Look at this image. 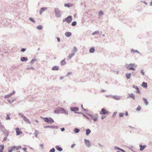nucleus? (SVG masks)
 I'll return each instance as SVG.
<instances>
[{
	"label": "nucleus",
	"mask_w": 152,
	"mask_h": 152,
	"mask_svg": "<svg viewBox=\"0 0 152 152\" xmlns=\"http://www.w3.org/2000/svg\"><path fill=\"white\" fill-rule=\"evenodd\" d=\"M54 12L55 16L57 18H60L62 14V12L59 9L57 8L55 9Z\"/></svg>",
	"instance_id": "f257e3e1"
},
{
	"label": "nucleus",
	"mask_w": 152,
	"mask_h": 152,
	"mask_svg": "<svg viewBox=\"0 0 152 152\" xmlns=\"http://www.w3.org/2000/svg\"><path fill=\"white\" fill-rule=\"evenodd\" d=\"M41 118H43L44 121L48 123L51 124L54 122L53 120L50 117L43 118L41 117Z\"/></svg>",
	"instance_id": "f03ea898"
},
{
	"label": "nucleus",
	"mask_w": 152,
	"mask_h": 152,
	"mask_svg": "<svg viewBox=\"0 0 152 152\" xmlns=\"http://www.w3.org/2000/svg\"><path fill=\"white\" fill-rule=\"evenodd\" d=\"M90 117L94 121H96L97 120V118L98 117V115L97 114H95L94 115H92L90 114H88Z\"/></svg>",
	"instance_id": "7ed1b4c3"
},
{
	"label": "nucleus",
	"mask_w": 152,
	"mask_h": 152,
	"mask_svg": "<svg viewBox=\"0 0 152 152\" xmlns=\"http://www.w3.org/2000/svg\"><path fill=\"white\" fill-rule=\"evenodd\" d=\"M72 20V17L71 15L68 16L63 20V22H66L68 23H70Z\"/></svg>",
	"instance_id": "20e7f679"
},
{
	"label": "nucleus",
	"mask_w": 152,
	"mask_h": 152,
	"mask_svg": "<svg viewBox=\"0 0 152 152\" xmlns=\"http://www.w3.org/2000/svg\"><path fill=\"white\" fill-rule=\"evenodd\" d=\"M84 141L85 145L87 147L89 148L91 146V143L88 140L85 139Z\"/></svg>",
	"instance_id": "39448f33"
},
{
	"label": "nucleus",
	"mask_w": 152,
	"mask_h": 152,
	"mask_svg": "<svg viewBox=\"0 0 152 152\" xmlns=\"http://www.w3.org/2000/svg\"><path fill=\"white\" fill-rule=\"evenodd\" d=\"M99 113L100 115H107L108 114V112L104 108H102L100 111Z\"/></svg>",
	"instance_id": "423d86ee"
},
{
	"label": "nucleus",
	"mask_w": 152,
	"mask_h": 152,
	"mask_svg": "<svg viewBox=\"0 0 152 152\" xmlns=\"http://www.w3.org/2000/svg\"><path fill=\"white\" fill-rule=\"evenodd\" d=\"M70 109L71 111L74 112L75 113H77V111L79 110L78 108L77 107H71Z\"/></svg>",
	"instance_id": "0eeeda50"
},
{
	"label": "nucleus",
	"mask_w": 152,
	"mask_h": 152,
	"mask_svg": "<svg viewBox=\"0 0 152 152\" xmlns=\"http://www.w3.org/2000/svg\"><path fill=\"white\" fill-rule=\"evenodd\" d=\"M60 110L61 112V113H63L66 115H68V111L65 110L62 107H60Z\"/></svg>",
	"instance_id": "6e6552de"
},
{
	"label": "nucleus",
	"mask_w": 152,
	"mask_h": 152,
	"mask_svg": "<svg viewBox=\"0 0 152 152\" xmlns=\"http://www.w3.org/2000/svg\"><path fill=\"white\" fill-rule=\"evenodd\" d=\"M132 87L133 88H135L136 90V93H137L138 94H140V90L139 88L137 86H135V85H133Z\"/></svg>",
	"instance_id": "1a4fd4ad"
},
{
	"label": "nucleus",
	"mask_w": 152,
	"mask_h": 152,
	"mask_svg": "<svg viewBox=\"0 0 152 152\" xmlns=\"http://www.w3.org/2000/svg\"><path fill=\"white\" fill-rule=\"evenodd\" d=\"M128 96L127 97V98H132L133 100L135 99V96L133 93H131L128 94Z\"/></svg>",
	"instance_id": "9d476101"
},
{
	"label": "nucleus",
	"mask_w": 152,
	"mask_h": 152,
	"mask_svg": "<svg viewBox=\"0 0 152 152\" xmlns=\"http://www.w3.org/2000/svg\"><path fill=\"white\" fill-rule=\"evenodd\" d=\"M126 68L128 70H132L133 71L135 70V69L134 67L130 66L129 64H126Z\"/></svg>",
	"instance_id": "9b49d317"
},
{
	"label": "nucleus",
	"mask_w": 152,
	"mask_h": 152,
	"mask_svg": "<svg viewBox=\"0 0 152 152\" xmlns=\"http://www.w3.org/2000/svg\"><path fill=\"white\" fill-rule=\"evenodd\" d=\"M15 131L16 132V134L17 135H19L22 133V132L20 131L19 129L18 128L15 129Z\"/></svg>",
	"instance_id": "f8f14e48"
},
{
	"label": "nucleus",
	"mask_w": 152,
	"mask_h": 152,
	"mask_svg": "<svg viewBox=\"0 0 152 152\" xmlns=\"http://www.w3.org/2000/svg\"><path fill=\"white\" fill-rule=\"evenodd\" d=\"M47 8L46 7H42L40 10L39 14L41 15L42 13L45 11L47 10Z\"/></svg>",
	"instance_id": "ddd939ff"
},
{
	"label": "nucleus",
	"mask_w": 152,
	"mask_h": 152,
	"mask_svg": "<svg viewBox=\"0 0 152 152\" xmlns=\"http://www.w3.org/2000/svg\"><path fill=\"white\" fill-rule=\"evenodd\" d=\"M10 133L8 130H6L3 132V134L5 137H7L9 135Z\"/></svg>",
	"instance_id": "4468645a"
},
{
	"label": "nucleus",
	"mask_w": 152,
	"mask_h": 152,
	"mask_svg": "<svg viewBox=\"0 0 152 152\" xmlns=\"http://www.w3.org/2000/svg\"><path fill=\"white\" fill-rule=\"evenodd\" d=\"M15 93V91H13L12 92V93L8 95H6L4 97V98L5 99H7V98H8L9 97H10V96L11 95H13V94H14Z\"/></svg>",
	"instance_id": "2eb2a0df"
},
{
	"label": "nucleus",
	"mask_w": 152,
	"mask_h": 152,
	"mask_svg": "<svg viewBox=\"0 0 152 152\" xmlns=\"http://www.w3.org/2000/svg\"><path fill=\"white\" fill-rule=\"evenodd\" d=\"M78 51V49L75 46L73 47V49L72 50V53L75 54V53Z\"/></svg>",
	"instance_id": "dca6fc26"
},
{
	"label": "nucleus",
	"mask_w": 152,
	"mask_h": 152,
	"mask_svg": "<svg viewBox=\"0 0 152 152\" xmlns=\"http://www.w3.org/2000/svg\"><path fill=\"white\" fill-rule=\"evenodd\" d=\"M140 147V151H142L146 147V146L145 145H142L140 144L139 145Z\"/></svg>",
	"instance_id": "f3484780"
},
{
	"label": "nucleus",
	"mask_w": 152,
	"mask_h": 152,
	"mask_svg": "<svg viewBox=\"0 0 152 152\" xmlns=\"http://www.w3.org/2000/svg\"><path fill=\"white\" fill-rule=\"evenodd\" d=\"M72 33L70 32H66L65 33V35L66 37H69L72 35Z\"/></svg>",
	"instance_id": "a211bd4d"
},
{
	"label": "nucleus",
	"mask_w": 152,
	"mask_h": 152,
	"mask_svg": "<svg viewBox=\"0 0 152 152\" xmlns=\"http://www.w3.org/2000/svg\"><path fill=\"white\" fill-rule=\"evenodd\" d=\"M20 60L22 61H26L28 60V58L26 57H22L20 58Z\"/></svg>",
	"instance_id": "6ab92c4d"
},
{
	"label": "nucleus",
	"mask_w": 152,
	"mask_h": 152,
	"mask_svg": "<svg viewBox=\"0 0 152 152\" xmlns=\"http://www.w3.org/2000/svg\"><path fill=\"white\" fill-rule=\"evenodd\" d=\"M37 61V59L35 58L34 57L31 60V61L30 62V63L31 64H34V62H36Z\"/></svg>",
	"instance_id": "aec40b11"
},
{
	"label": "nucleus",
	"mask_w": 152,
	"mask_h": 152,
	"mask_svg": "<svg viewBox=\"0 0 152 152\" xmlns=\"http://www.w3.org/2000/svg\"><path fill=\"white\" fill-rule=\"evenodd\" d=\"M61 111L60 110V107H58L57 109L54 110L53 112L54 113L59 114L60 113V112Z\"/></svg>",
	"instance_id": "412c9836"
},
{
	"label": "nucleus",
	"mask_w": 152,
	"mask_h": 152,
	"mask_svg": "<svg viewBox=\"0 0 152 152\" xmlns=\"http://www.w3.org/2000/svg\"><path fill=\"white\" fill-rule=\"evenodd\" d=\"M112 97L116 100H119L120 99V97L116 95L113 96Z\"/></svg>",
	"instance_id": "4be33fe9"
},
{
	"label": "nucleus",
	"mask_w": 152,
	"mask_h": 152,
	"mask_svg": "<svg viewBox=\"0 0 152 152\" xmlns=\"http://www.w3.org/2000/svg\"><path fill=\"white\" fill-rule=\"evenodd\" d=\"M55 148H56V149L58 151H59L60 152H61V151H62L63 150V149L61 148V147L59 146H58V145L56 146Z\"/></svg>",
	"instance_id": "5701e85b"
},
{
	"label": "nucleus",
	"mask_w": 152,
	"mask_h": 152,
	"mask_svg": "<svg viewBox=\"0 0 152 152\" xmlns=\"http://www.w3.org/2000/svg\"><path fill=\"white\" fill-rule=\"evenodd\" d=\"M23 120L25 121L26 122H27V124H30L31 123L30 121H29L28 119L26 118L25 116L23 118Z\"/></svg>",
	"instance_id": "b1692460"
},
{
	"label": "nucleus",
	"mask_w": 152,
	"mask_h": 152,
	"mask_svg": "<svg viewBox=\"0 0 152 152\" xmlns=\"http://www.w3.org/2000/svg\"><path fill=\"white\" fill-rule=\"evenodd\" d=\"M95 51V49L94 47H92L89 50V52L90 53H93Z\"/></svg>",
	"instance_id": "393cba45"
},
{
	"label": "nucleus",
	"mask_w": 152,
	"mask_h": 152,
	"mask_svg": "<svg viewBox=\"0 0 152 152\" xmlns=\"http://www.w3.org/2000/svg\"><path fill=\"white\" fill-rule=\"evenodd\" d=\"M144 88H146L147 87V83L145 82H142L141 85Z\"/></svg>",
	"instance_id": "a878e982"
},
{
	"label": "nucleus",
	"mask_w": 152,
	"mask_h": 152,
	"mask_svg": "<svg viewBox=\"0 0 152 152\" xmlns=\"http://www.w3.org/2000/svg\"><path fill=\"white\" fill-rule=\"evenodd\" d=\"M59 69V67L57 66H54L52 68V70H58Z\"/></svg>",
	"instance_id": "bb28decb"
},
{
	"label": "nucleus",
	"mask_w": 152,
	"mask_h": 152,
	"mask_svg": "<svg viewBox=\"0 0 152 152\" xmlns=\"http://www.w3.org/2000/svg\"><path fill=\"white\" fill-rule=\"evenodd\" d=\"M86 135H88L91 132V130L89 129H87L86 130Z\"/></svg>",
	"instance_id": "cd10ccee"
},
{
	"label": "nucleus",
	"mask_w": 152,
	"mask_h": 152,
	"mask_svg": "<svg viewBox=\"0 0 152 152\" xmlns=\"http://www.w3.org/2000/svg\"><path fill=\"white\" fill-rule=\"evenodd\" d=\"M65 59H64V60H62L61 62V64L62 66H64L66 64V62L65 61Z\"/></svg>",
	"instance_id": "c85d7f7f"
},
{
	"label": "nucleus",
	"mask_w": 152,
	"mask_h": 152,
	"mask_svg": "<svg viewBox=\"0 0 152 152\" xmlns=\"http://www.w3.org/2000/svg\"><path fill=\"white\" fill-rule=\"evenodd\" d=\"M4 148V145H0V152H3Z\"/></svg>",
	"instance_id": "c756f323"
},
{
	"label": "nucleus",
	"mask_w": 152,
	"mask_h": 152,
	"mask_svg": "<svg viewBox=\"0 0 152 152\" xmlns=\"http://www.w3.org/2000/svg\"><path fill=\"white\" fill-rule=\"evenodd\" d=\"M75 55L74 53H72L70 54H69L68 56V58H69V59H71L74 55Z\"/></svg>",
	"instance_id": "7c9ffc66"
},
{
	"label": "nucleus",
	"mask_w": 152,
	"mask_h": 152,
	"mask_svg": "<svg viewBox=\"0 0 152 152\" xmlns=\"http://www.w3.org/2000/svg\"><path fill=\"white\" fill-rule=\"evenodd\" d=\"M143 101L144 102L145 105H147L148 104V101L147 99L146 98H143Z\"/></svg>",
	"instance_id": "2f4dec72"
},
{
	"label": "nucleus",
	"mask_w": 152,
	"mask_h": 152,
	"mask_svg": "<svg viewBox=\"0 0 152 152\" xmlns=\"http://www.w3.org/2000/svg\"><path fill=\"white\" fill-rule=\"evenodd\" d=\"M39 134V132L37 130H35V132L34 133V134L35 135L36 137L37 138V135Z\"/></svg>",
	"instance_id": "473e14b6"
},
{
	"label": "nucleus",
	"mask_w": 152,
	"mask_h": 152,
	"mask_svg": "<svg viewBox=\"0 0 152 152\" xmlns=\"http://www.w3.org/2000/svg\"><path fill=\"white\" fill-rule=\"evenodd\" d=\"M126 77L127 78V79H129L130 78L131 75V73H126Z\"/></svg>",
	"instance_id": "72a5a7b5"
},
{
	"label": "nucleus",
	"mask_w": 152,
	"mask_h": 152,
	"mask_svg": "<svg viewBox=\"0 0 152 152\" xmlns=\"http://www.w3.org/2000/svg\"><path fill=\"white\" fill-rule=\"evenodd\" d=\"M74 132L76 133H79L80 131V129L77 128H75L74 129Z\"/></svg>",
	"instance_id": "f704fd0d"
},
{
	"label": "nucleus",
	"mask_w": 152,
	"mask_h": 152,
	"mask_svg": "<svg viewBox=\"0 0 152 152\" xmlns=\"http://www.w3.org/2000/svg\"><path fill=\"white\" fill-rule=\"evenodd\" d=\"M0 129L1 131L3 132L4 131H6V129H5L4 126L2 125V126L0 127Z\"/></svg>",
	"instance_id": "c9c22d12"
},
{
	"label": "nucleus",
	"mask_w": 152,
	"mask_h": 152,
	"mask_svg": "<svg viewBox=\"0 0 152 152\" xmlns=\"http://www.w3.org/2000/svg\"><path fill=\"white\" fill-rule=\"evenodd\" d=\"M37 28L39 30H41L42 28V27L41 25H39L37 26Z\"/></svg>",
	"instance_id": "e433bc0d"
},
{
	"label": "nucleus",
	"mask_w": 152,
	"mask_h": 152,
	"mask_svg": "<svg viewBox=\"0 0 152 152\" xmlns=\"http://www.w3.org/2000/svg\"><path fill=\"white\" fill-rule=\"evenodd\" d=\"M44 127L46 128H52L53 129V126H44Z\"/></svg>",
	"instance_id": "4c0bfd02"
},
{
	"label": "nucleus",
	"mask_w": 152,
	"mask_h": 152,
	"mask_svg": "<svg viewBox=\"0 0 152 152\" xmlns=\"http://www.w3.org/2000/svg\"><path fill=\"white\" fill-rule=\"evenodd\" d=\"M29 20L31 21L32 22L34 23H35L36 22L32 18H29Z\"/></svg>",
	"instance_id": "58836bf2"
},
{
	"label": "nucleus",
	"mask_w": 152,
	"mask_h": 152,
	"mask_svg": "<svg viewBox=\"0 0 152 152\" xmlns=\"http://www.w3.org/2000/svg\"><path fill=\"white\" fill-rule=\"evenodd\" d=\"M99 34V31H96L95 32H94L93 34L92 35H94L95 34Z\"/></svg>",
	"instance_id": "ea45409f"
},
{
	"label": "nucleus",
	"mask_w": 152,
	"mask_h": 152,
	"mask_svg": "<svg viewBox=\"0 0 152 152\" xmlns=\"http://www.w3.org/2000/svg\"><path fill=\"white\" fill-rule=\"evenodd\" d=\"M124 113H119V117L122 118L124 116Z\"/></svg>",
	"instance_id": "a19ab883"
},
{
	"label": "nucleus",
	"mask_w": 152,
	"mask_h": 152,
	"mask_svg": "<svg viewBox=\"0 0 152 152\" xmlns=\"http://www.w3.org/2000/svg\"><path fill=\"white\" fill-rule=\"evenodd\" d=\"M71 24L72 26H75L77 24V22L75 21H74Z\"/></svg>",
	"instance_id": "79ce46f5"
},
{
	"label": "nucleus",
	"mask_w": 152,
	"mask_h": 152,
	"mask_svg": "<svg viewBox=\"0 0 152 152\" xmlns=\"http://www.w3.org/2000/svg\"><path fill=\"white\" fill-rule=\"evenodd\" d=\"M129 65L130 66H131L132 67H135L137 66L135 64H134V63H133V64L131 63V64H129Z\"/></svg>",
	"instance_id": "37998d69"
},
{
	"label": "nucleus",
	"mask_w": 152,
	"mask_h": 152,
	"mask_svg": "<svg viewBox=\"0 0 152 152\" xmlns=\"http://www.w3.org/2000/svg\"><path fill=\"white\" fill-rule=\"evenodd\" d=\"M18 115L20 117H21L22 118H23L25 116L22 113H18Z\"/></svg>",
	"instance_id": "c03bdc74"
},
{
	"label": "nucleus",
	"mask_w": 152,
	"mask_h": 152,
	"mask_svg": "<svg viewBox=\"0 0 152 152\" xmlns=\"http://www.w3.org/2000/svg\"><path fill=\"white\" fill-rule=\"evenodd\" d=\"M114 148L115 149L117 150H118L119 151H120L121 149V148H119L118 147L116 146H114Z\"/></svg>",
	"instance_id": "a18cd8bd"
},
{
	"label": "nucleus",
	"mask_w": 152,
	"mask_h": 152,
	"mask_svg": "<svg viewBox=\"0 0 152 152\" xmlns=\"http://www.w3.org/2000/svg\"><path fill=\"white\" fill-rule=\"evenodd\" d=\"M7 120H9L10 119V118L8 114H7L6 117Z\"/></svg>",
	"instance_id": "49530a36"
},
{
	"label": "nucleus",
	"mask_w": 152,
	"mask_h": 152,
	"mask_svg": "<svg viewBox=\"0 0 152 152\" xmlns=\"http://www.w3.org/2000/svg\"><path fill=\"white\" fill-rule=\"evenodd\" d=\"M64 6L65 7H70V4H64Z\"/></svg>",
	"instance_id": "de8ad7c7"
},
{
	"label": "nucleus",
	"mask_w": 152,
	"mask_h": 152,
	"mask_svg": "<svg viewBox=\"0 0 152 152\" xmlns=\"http://www.w3.org/2000/svg\"><path fill=\"white\" fill-rule=\"evenodd\" d=\"M55 149L53 148L50 150V152H55Z\"/></svg>",
	"instance_id": "09e8293b"
},
{
	"label": "nucleus",
	"mask_w": 152,
	"mask_h": 152,
	"mask_svg": "<svg viewBox=\"0 0 152 152\" xmlns=\"http://www.w3.org/2000/svg\"><path fill=\"white\" fill-rule=\"evenodd\" d=\"M140 72L142 74V75H143V76H144V75H145V73L144 72V71L143 70V69H142L140 71Z\"/></svg>",
	"instance_id": "8fccbe9b"
},
{
	"label": "nucleus",
	"mask_w": 152,
	"mask_h": 152,
	"mask_svg": "<svg viewBox=\"0 0 152 152\" xmlns=\"http://www.w3.org/2000/svg\"><path fill=\"white\" fill-rule=\"evenodd\" d=\"M141 109V107L140 106H139L136 109V110L137 111H140Z\"/></svg>",
	"instance_id": "3c124183"
},
{
	"label": "nucleus",
	"mask_w": 152,
	"mask_h": 152,
	"mask_svg": "<svg viewBox=\"0 0 152 152\" xmlns=\"http://www.w3.org/2000/svg\"><path fill=\"white\" fill-rule=\"evenodd\" d=\"M26 50V48H22L20 50V51L22 52H24Z\"/></svg>",
	"instance_id": "603ef678"
},
{
	"label": "nucleus",
	"mask_w": 152,
	"mask_h": 152,
	"mask_svg": "<svg viewBox=\"0 0 152 152\" xmlns=\"http://www.w3.org/2000/svg\"><path fill=\"white\" fill-rule=\"evenodd\" d=\"M82 115L84 116V117H85V118H86L87 119H88V120L90 119V118L89 117H88V116H87L86 115H85V114H82Z\"/></svg>",
	"instance_id": "864d4df0"
},
{
	"label": "nucleus",
	"mask_w": 152,
	"mask_h": 152,
	"mask_svg": "<svg viewBox=\"0 0 152 152\" xmlns=\"http://www.w3.org/2000/svg\"><path fill=\"white\" fill-rule=\"evenodd\" d=\"M32 69L33 70H35V69L33 67L28 68L27 69H26V70H28V69Z\"/></svg>",
	"instance_id": "5fc2aeb1"
},
{
	"label": "nucleus",
	"mask_w": 152,
	"mask_h": 152,
	"mask_svg": "<svg viewBox=\"0 0 152 152\" xmlns=\"http://www.w3.org/2000/svg\"><path fill=\"white\" fill-rule=\"evenodd\" d=\"M12 148L13 150H14L15 149H16V150L17 149V147L16 146H14L12 147Z\"/></svg>",
	"instance_id": "6e6d98bb"
},
{
	"label": "nucleus",
	"mask_w": 152,
	"mask_h": 152,
	"mask_svg": "<svg viewBox=\"0 0 152 152\" xmlns=\"http://www.w3.org/2000/svg\"><path fill=\"white\" fill-rule=\"evenodd\" d=\"M14 101V100H8V101L10 103H12Z\"/></svg>",
	"instance_id": "4d7b16f0"
},
{
	"label": "nucleus",
	"mask_w": 152,
	"mask_h": 152,
	"mask_svg": "<svg viewBox=\"0 0 152 152\" xmlns=\"http://www.w3.org/2000/svg\"><path fill=\"white\" fill-rule=\"evenodd\" d=\"M72 73V72H68L67 73V74L66 75V77L68 76L69 75L71 74Z\"/></svg>",
	"instance_id": "13d9d810"
},
{
	"label": "nucleus",
	"mask_w": 152,
	"mask_h": 152,
	"mask_svg": "<svg viewBox=\"0 0 152 152\" xmlns=\"http://www.w3.org/2000/svg\"><path fill=\"white\" fill-rule=\"evenodd\" d=\"M99 14L101 15H103L104 12L102 11H101L99 12Z\"/></svg>",
	"instance_id": "bf43d9fd"
},
{
	"label": "nucleus",
	"mask_w": 152,
	"mask_h": 152,
	"mask_svg": "<svg viewBox=\"0 0 152 152\" xmlns=\"http://www.w3.org/2000/svg\"><path fill=\"white\" fill-rule=\"evenodd\" d=\"M21 148V147L20 146H19L18 147H17V149H16V150H17L20 149Z\"/></svg>",
	"instance_id": "052dcab7"
},
{
	"label": "nucleus",
	"mask_w": 152,
	"mask_h": 152,
	"mask_svg": "<svg viewBox=\"0 0 152 152\" xmlns=\"http://www.w3.org/2000/svg\"><path fill=\"white\" fill-rule=\"evenodd\" d=\"M56 38H57V41L58 42H59L60 41V38L58 37H56Z\"/></svg>",
	"instance_id": "680f3d73"
},
{
	"label": "nucleus",
	"mask_w": 152,
	"mask_h": 152,
	"mask_svg": "<svg viewBox=\"0 0 152 152\" xmlns=\"http://www.w3.org/2000/svg\"><path fill=\"white\" fill-rule=\"evenodd\" d=\"M112 96H113L111 95H106L105 96L106 97H112Z\"/></svg>",
	"instance_id": "e2e57ef3"
},
{
	"label": "nucleus",
	"mask_w": 152,
	"mask_h": 152,
	"mask_svg": "<svg viewBox=\"0 0 152 152\" xmlns=\"http://www.w3.org/2000/svg\"><path fill=\"white\" fill-rule=\"evenodd\" d=\"M7 137H4V138L3 139V142L7 140Z\"/></svg>",
	"instance_id": "0e129e2a"
},
{
	"label": "nucleus",
	"mask_w": 152,
	"mask_h": 152,
	"mask_svg": "<svg viewBox=\"0 0 152 152\" xmlns=\"http://www.w3.org/2000/svg\"><path fill=\"white\" fill-rule=\"evenodd\" d=\"M58 129V127L57 126H53V129Z\"/></svg>",
	"instance_id": "69168bd1"
},
{
	"label": "nucleus",
	"mask_w": 152,
	"mask_h": 152,
	"mask_svg": "<svg viewBox=\"0 0 152 152\" xmlns=\"http://www.w3.org/2000/svg\"><path fill=\"white\" fill-rule=\"evenodd\" d=\"M75 145L76 144H73L71 145V147L72 148H73Z\"/></svg>",
	"instance_id": "338daca9"
},
{
	"label": "nucleus",
	"mask_w": 152,
	"mask_h": 152,
	"mask_svg": "<svg viewBox=\"0 0 152 152\" xmlns=\"http://www.w3.org/2000/svg\"><path fill=\"white\" fill-rule=\"evenodd\" d=\"M22 149H23V150L24 151L27 152L26 151L27 149V148H23Z\"/></svg>",
	"instance_id": "774afa93"
}]
</instances>
